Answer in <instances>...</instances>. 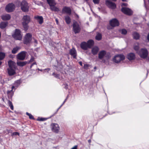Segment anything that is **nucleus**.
I'll use <instances>...</instances> for the list:
<instances>
[{
	"instance_id": "nucleus-57",
	"label": "nucleus",
	"mask_w": 149,
	"mask_h": 149,
	"mask_svg": "<svg viewBox=\"0 0 149 149\" xmlns=\"http://www.w3.org/2000/svg\"><path fill=\"white\" fill-rule=\"evenodd\" d=\"M94 69H95V70L97 69V67H96V66L94 68Z\"/></svg>"
},
{
	"instance_id": "nucleus-3",
	"label": "nucleus",
	"mask_w": 149,
	"mask_h": 149,
	"mask_svg": "<svg viewBox=\"0 0 149 149\" xmlns=\"http://www.w3.org/2000/svg\"><path fill=\"white\" fill-rule=\"evenodd\" d=\"M104 56L107 59H109L111 57L110 53L107 52L104 50L100 51L98 53V58L100 59H102Z\"/></svg>"
},
{
	"instance_id": "nucleus-39",
	"label": "nucleus",
	"mask_w": 149,
	"mask_h": 149,
	"mask_svg": "<svg viewBox=\"0 0 149 149\" xmlns=\"http://www.w3.org/2000/svg\"><path fill=\"white\" fill-rule=\"evenodd\" d=\"M52 75L53 76H54L55 77L57 78L60 79V78L59 77V75L58 74H56L55 73H54L52 74Z\"/></svg>"
},
{
	"instance_id": "nucleus-52",
	"label": "nucleus",
	"mask_w": 149,
	"mask_h": 149,
	"mask_svg": "<svg viewBox=\"0 0 149 149\" xmlns=\"http://www.w3.org/2000/svg\"><path fill=\"white\" fill-rule=\"evenodd\" d=\"M88 142L89 143H90L91 142V139H89L88 140Z\"/></svg>"
},
{
	"instance_id": "nucleus-4",
	"label": "nucleus",
	"mask_w": 149,
	"mask_h": 149,
	"mask_svg": "<svg viewBox=\"0 0 149 149\" xmlns=\"http://www.w3.org/2000/svg\"><path fill=\"white\" fill-rule=\"evenodd\" d=\"M13 37L16 40H21L22 38V36L21 34L20 31L16 29L14 33L12 35Z\"/></svg>"
},
{
	"instance_id": "nucleus-21",
	"label": "nucleus",
	"mask_w": 149,
	"mask_h": 149,
	"mask_svg": "<svg viewBox=\"0 0 149 149\" xmlns=\"http://www.w3.org/2000/svg\"><path fill=\"white\" fill-rule=\"evenodd\" d=\"M35 19L37 20L40 24H42L43 22V18L41 16H36L34 17Z\"/></svg>"
},
{
	"instance_id": "nucleus-27",
	"label": "nucleus",
	"mask_w": 149,
	"mask_h": 149,
	"mask_svg": "<svg viewBox=\"0 0 149 149\" xmlns=\"http://www.w3.org/2000/svg\"><path fill=\"white\" fill-rule=\"evenodd\" d=\"M27 63L26 61H18L17 62V64L19 66L23 67Z\"/></svg>"
},
{
	"instance_id": "nucleus-16",
	"label": "nucleus",
	"mask_w": 149,
	"mask_h": 149,
	"mask_svg": "<svg viewBox=\"0 0 149 149\" xmlns=\"http://www.w3.org/2000/svg\"><path fill=\"white\" fill-rule=\"evenodd\" d=\"M8 68H16V63L14 61L10 60L8 61Z\"/></svg>"
},
{
	"instance_id": "nucleus-32",
	"label": "nucleus",
	"mask_w": 149,
	"mask_h": 149,
	"mask_svg": "<svg viewBox=\"0 0 149 149\" xmlns=\"http://www.w3.org/2000/svg\"><path fill=\"white\" fill-rule=\"evenodd\" d=\"M66 13L70 15L71 13V9L70 7H66Z\"/></svg>"
},
{
	"instance_id": "nucleus-17",
	"label": "nucleus",
	"mask_w": 149,
	"mask_h": 149,
	"mask_svg": "<svg viewBox=\"0 0 149 149\" xmlns=\"http://www.w3.org/2000/svg\"><path fill=\"white\" fill-rule=\"evenodd\" d=\"M16 68H8L7 69L8 72L10 76H12L16 74L15 69Z\"/></svg>"
},
{
	"instance_id": "nucleus-45",
	"label": "nucleus",
	"mask_w": 149,
	"mask_h": 149,
	"mask_svg": "<svg viewBox=\"0 0 149 149\" xmlns=\"http://www.w3.org/2000/svg\"><path fill=\"white\" fill-rule=\"evenodd\" d=\"M13 135H19V133L17 132H14L13 133Z\"/></svg>"
},
{
	"instance_id": "nucleus-15",
	"label": "nucleus",
	"mask_w": 149,
	"mask_h": 149,
	"mask_svg": "<svg viewBox=\"0 0 149 149\" xmlns=\"http://www.w3.org/2000/svg\"><path fill=\"white\" fill-rule=\"evenodd\" d=\"M69 53L74 58H77V52L76 50L74 48H72L70 50Z\"/></svg>"
},
{
	"instance_id": "nucleus-26",
	"label": "nucleus",
	"mask_w": 149,
	"mask_h": 149,
	"mask_svg": "<svg viewBox=\"0 0 149 149\" xmlns=\"http://www.w3.org/2000/svg\"><path fill=\"white\" fill-rule=\"evenodd\" d=\"M8 24V22H2L0 24V28L2 29H4L7 26Z\"/></svg>"
},
{
	"instance_id": "nucleus-35",
	"label": "nucleus",
	"mask_w": 149,
	"mask_h": 149,
	"mask_svg": "<svg viewBox=\"0 0 149 149\" xmlns=\"http://www.w3.org/2000/svg\"><path fill=\"white\" fill-rule=\"evenodd\" d=\"M8 104L9 105V106L10 107V109L12 110H13L14 108H13V106L12 104V102L10 101H8Z\"/></svg>"
},
{
	"instance_id": "nucleus-64",
	"label": "nucleus",
	"mask_w": 149,
	"mask_h": 149,
	"mask_svg": "<svg viewBox=\"0 0 149 149\" xmlns=\"http://www.w3.org/2000/svg\"><path fill=\"white\" fill-rule=\"evenodd\" d=\"M148 2L149 3V0H148Z\"/></svg>"
},
{
	"instance_id": "nucleus-33",
	"label": "nucleus",
	"mask_w": 149,
	"mask_h": 149,
	"mask_svg": "<svg viewBox=\"0 0 149 149\" xmlns=\"http://www.w3.org/2000/svg\"><path fill=\"white\" fill-rule=\"evenodd\" d=\"M71 21L70 17L68 16H66V22L68 24H69Z\"/></svg>"
},
{
	"instance_id": "nucleus-24",
	"label": "nucleus",
	"mask_w": 149,
	"mask_h": 149,
	"mask_svg": "<svg viewBox=\"0 0 149 149\" xmlns=\"http://www.w3.org/2000/svg\"><path fill=\"white\" fill-rule=\"evenodd\" d=\"M47 1L49 6H55L56 4L55 0H47Z\"/></svg>"
},
{
	"instance_id": "nucleus-9",
	"label": "nucleus",
	"mask_w": 149,
	"mask_h": 149,
	"mask_svg": "<svg viewBox=\"0 0 149 149\" xmlns=\"http://www.w3.org/2000/svg\"><path fill=\"white\" fill-rule=\"evenodd\" d=\"M110 25L113 27H115L118 26L119 25V22L118 20L116 18H113L109 21Z\"/></svg>"
},
{
	"instance_id": "nucleus-5",
	"label": "nucleus",
	"mask_w": 149,
	"mask_h": 149,
	"mask_svg": "<svg viewBox=\"0 0 149 149\" xmlns=\"http://www.w3.org/2000/svg\"><path fill=\"white\" fill-rule=\"evenodd\" d=\"M73 29L75 34L79 33L81 30V28L79 24L77 22H74L73 24Z\"/></svg>"
},
{
	"instance_id": "nucleus-18",
	"label": "nucleus",
	"mask_w": 149,
	"mask_h": 149,
	"mask_svg": "<svg viewBox=\"0 0 149 149\" xmlns=\"http://www.w3.org/2000/svg\"><path fill=\"white\" fill-rule=\"evenodd\" d=\"M80 47L82 49L84 50H86L89 48L87 43L85 42H83L81 43Z\"/></svg>"
},
{
	"instance_id": "nucleus-22",
	"label": "nucleus",
	"mask_w": 149,
	"mask_h": 149,
	"mask_svg": "<svg viewBox=\"0 0 149 149\" xmlns=\"http://www.w3.org/2000/svg\"><path fill=\"white\" fill-rule=\"evenodd\" d=\"M11 18L10 15L8 14H6L1 16V18L3 20H9Z\"/></svg>"
},
{
	"instance_id": "nucleus-62",
	"label": "nucleus",
	"mask_w": 149,
	"mask_h": 149,
	"mask_svg": "<svg viewBox=\"0 0 149 149\" xmlns=\"http://www.w3.org/2000/svg\"><path fill=\"white\" fill-rule=\"evenodd\" d=\"M144 4H145V0H144Z\"/></svg>"
},
{
	"instance_id": "nucleus-7",
	"label": "nucleus",
	"mask_w": 149,
	"mask_h": 149,
	"mask_svg": "<svg viewBox=\"0 0 149 149\" xmlns=\"http://www.w3.org/2000/svg\"><path fill=\"white\" fill-rule=\"evenodd\" d=\"M21 8L24 12H28L29 10V6L28 3L25 1H23L21 3Z\"/></svg>"
},
{
	"instance_id": "nucleus-44",
	"label": "nucleus",
	"mask_w": 149,
	"mask_h": 149,
	"mask_svg": "<svg viewBox=\"0 0 149 149\" xmlns=\"http://www.w3.org/2000/svg\"><path fill=\"white\" fill-rule=\"evenodd\" d=\"M127 3H123L122 4L121 6H127Z\"/></svg>"
},
{
	"instance_id": "nucleus-55",
	"label": "nucleus",
	"mask_w": 149,
	"mask_h": 149,
	"mask_svg": "<svg viewBox=\"0 0 149 149\" xmlns=\"http://www.w3.org/2000/svg\"><path fill=\"white\" fill-rule=\"evenodd\" d=\"M59 66H60V68H61V69H62V68H63V66H62V65H60Z\"/></svg>"
},
{
	"instance_id": "nucleus-49",
	"label": "nucleus",
	"mask_w": 149,
	"mask_h": 149,
	"mask_svg": "<svg viewBox=\"0 0 149 149\" xmlns=\"http://www.w3.org/2000/svg\"><path fill=\"white\" fill-rule=\"evenodd\" d=\"M147 39L149 41V33H148L147 36Z\"/></svg>"
},
{
	"instance_id": "nucleus-29",
	"label": "nucleus",
	"mask_w": 149,
	"mask_h": 149,
	"mask_svg": "<svg viewBox=\"0 0 149 149\" xmlns=\"http://www.w3.org/2000/svg\"><path fill=\"white\" fill-rule=\"evenodd\" d=\"M133 38L136 40H138L139 39L140 36L139 34L136 32H134L133 34Z\"/></svg>"
},
{
	"instance_id": "nucleus-40",
	"label": "nucleus",
	"mask_w": 149,
	"mask_h": 149,
	"mask_svg": "<svg viewBox=\"0 0 149 149\" xmlns=\"http://www.w3.org/2000/svg\"><path fill=\"white\" fill-rule=\"evenodd\" d=\"M89 66V65L88 64H85L84 66V68L85 69H87L88 68Z\"/></svg>"
},
{
	"instance_id": "nucleus-23",
	"label": "nucleus",
	"mask_w": 149,
	"mask_h": 149,
	"mask_svg": "<svg viewBox=\"0 0 149 149\" xmlns=\"http://www.w3.org/2000/svg\"><path fill=\"white\" fill-rule=\"evenodd\" d=\"M102 38V34L99 32L97 33V34L95 37V39L96 40L99 41L101 40Z\"/></svg>"
},
{
	"instance_id": "nucleus-8",
	"label": "nucleus",
	"mask_w": 149,
	"mask_h": 149,
	"mask_svg": "<svg viewBox=\"0 0 149 149\" xmlns=\"http://www.w3.org/2000/svg\"><path fill=\"white\" fill-rule=\"evenodd\" d=\"M121 10L123 13L128 15H131L133 14L132 10L128 8L122 7Z\"/></svg>"
},
{
	"instance_id": "nucleus-38",
	"label": "nucleus",
	"mask_w": 149,
	"mask_h": 149,
	"mask_svg": "<svg viewBox=\"0 0 149 149\" xmlns=\"http://www.w3.org/2000/svg\"><path fill=\"white\" fill-rule=\"evenodd\" d=\"M93 2L95 4H98L99 3L100 0H93Z\"/></svg>"
},
{
	"instance_id": "nucleus-56",
	"label": "nucleus",
	"mask_w": 149,
	"mask_h": 149,
	"mask_svg": "<svg viewBox=\"0 0 149 149\" xmlns=\"http://www.w3.org/2000/svg\"><path fill=\"white\" fill-rule=\"evenodd\" d=\"M14 88V86H13L12 87L11 91H12V90H13V88Z\"/></svg>"
},
{
	"instance_id": "nucleus-1",
	"label": "nucleus",
	"mask_w": 149,
	"mask_h": 149,
	"mask_svg": "<svg viewBox=\"0 0 149 149\" xmlns=\"http://www.w3.org/2000/svg\"><path fill=\"white\" fill-rule=\"evenodd\" d=\"M22 25L24 28L26 30H27L28 28V24L30 21V18L29 16L25 15L23 16L22 18Z\"/></svg>"
},
{
	"instance_id": "nucleus-51",
	"label": "nucleus",
	"mask_w": 149,
	"mask_h": 149,
	"mask_svg": "<svg viewBox=\"0 0 149 149\" xmlns=\"http://www.w3.org/2000/svg\"><path fill=\"white\" fill-rule=\"evenodd\" d=\"M55 20L56 22V23L57 24H58V21L57 19H56H56Z\"/></svg>"
},
{
	"instance_id": "nucleus-37",
	"label": "nucleus",
	"mask_w": 149,
	"mask_h": 149,
	"mask_svg": "<svg viewBox=\"0 0 149 149\" xmlns=\"http://www.w3.org/2000/svg\"><path fill=\"white\" fill-rule=\"evenodd\" d=\"M26 114L29 116V118L30 119H33V116L31 114L28 112H26Z\"/></svg>"
},
{
	"instance_id": "nucleus-58",
	"label": "nucleus",
	"mask_w": 149,
	"mask_h": 149,
	"mask_svg": "<svg viewBox=\"0 0 149 149\" xmlns=\"http://www.w3.org/2000/svg\"><path fill=\"white\" fill-rule=\"evenodd\" d=\"M123 1H127V0H122Z\"/></svg>"
},
{
	"instance_id": "nucleus-48",
	"label": "nucleus",
	"mask_w": 149,
	"mask_h": 149,
	"mask_svg": "<svg viewBox=\"0 0 149 149\" xmlns=\"http://www.w3.org/2000/svg\"><path fill=\"white\" fill-rule=\"evenodd\" d=\"M55 67H56V70H61V69H58V68H56V66H54Z\"/></svg>"
},
{
	"instance_id": "nucleus-19",
	"label": "nucleus",
	"mask_w": 149,
	"mask_h": 149,
	"mask_svg": "<svg viewBox=\"0 0 149 149\" xmlns=\"http://www.w3.org/2000/svg\"><path fill=\"white\" fill-rule=\"evenodd\" d=\"M127 58L130 60H133L135 58V55L134 53H130L127 55Z\"/></svg>"
},
{
	"instance_id": "nucleus-61",
	"label": "nucleus",
	"mask_w": 149,
	"mask_h": 149,
	"mask_svg": "<svg viewBox=\"0 0 149 149\" xmlns=\"http://www.w3.org/2000/svg\"><path fill=\"white\" fill-rule=\"evenodd\" d=\"M112 0L113 1H116L117 0Z\"/></svg>"
},
{
	"instance_id": "nucleus-36",
	"label": "nucleus",
	"mask_w": 149,
	"mask_h": 149,
	"mask_svg": "<svg viewBox=\"0 0 149 149\" xmlns=\"http://www.w3.org/2000/svg\"><path fill=\"white\" fill-rule=\"evenodd\" d=\"M127 30L125 29H123L121 30V33L123 35H126L127 33Z\"/></svg>"
},
{
	"instance_id": "nucleus-11",
	"label": "nucleus",
	"mask_w": 149,
	"mask_h": 149,
	"mask_svg": "<svg viewBox=\"0 0 149 149\" xmlns=\"http://www.w3.org/2000/svg\"><path fill=\"white\" fill-rule=\"evenodd\" d=\"M26 53V52L22 51L17 54V58L20 60H23L25 58Z\"/></svg>"
},
{
	"instance_id": "nucleus-46",
	"label": "nucleus",
	"mask_w": 149,
	"mask_h": 149,
	"mask_svg": "<svg viewBox=\"0 0 149 149\" xmlns=\"http://www.w3.org/2000/svg\"><path fill=\"white\" fill-rule=\"evenodd\" d=\"M77 146L76 145L72 147L71 149H77Z\"/></svg>"
},
{
	"instance_id": "nucleus-63",
	"label": "nucleus",
	"mask_w": 149,
	"mask_h": 149,
	"mask_svg": "<svg viewBox=\"0 0 149 149\" xmlns=\"http://www.w3.org/2000/svg\"><path fill=\"white\" fill-rule=\"evenodd\" d=\"M148 59L149 61V57H148Z\"/></svg>"
},
{
	"instance_id": "nucleus-53",
	"label": "nucleus",
	"mask_w": 149,
	"mask_h": 149,
	"mask_svg": "<svg viewBox=\"0 0 149 149\" xmlns=\"http://www.w3.org/2000/svg\"><path fill=\"white\" fill-rule=\"evenodd\" d=\"M34 42L36 43H37V40H34Z\"/></svg>"
},
{
	"instance_id": "nucleus-54",
	"label": "nucleus",
	"mask_w": 149,
	"mask_h": 149,
	"mask_svg": "<svg viewBox=\"0 0 149 149\" xmlns=\"http://www.w3.org/2000/svg\"><path fill=\"white\" fill-rule=\"evenodd\" d=\"M102 61L104 63H105V60H102Z\"/></svg>"
},
{
	"instance_id": "nucleus-47",
	"label": "nucleus",
	"mask_w": 149,
	"mask_h": 149,
	"mask_svg": "<svg viewBox=\"0 0 149 149\" xmlns=\"http://www.w3.org/2000/svg\"><path fill=\"white\" fill-rule=\"evenodd\" d=\"M79 63L81 66H82V63L81 61H79Z\"/></svg>"
},
{
	"instance_id": "nucleus-10",
	"label": "nucleus",
	"mask_w": 149,
	"mask_h": 149,
	"mask_svg": "<svg viewBox=\"0 0 149 149\" xmlns=\"http://www.w3.org/2000/svg\"><path fill=\"white\" fill-rule=\"evenodd\" d=\"M32 37V35L31 33H27L24 37V43L26 44L29 43L31 41Z\"/></svg>"
},
{
	"instance_id": "nucleus-31",
	"label": "nucleus",
	"mask_w": 149,
	"mask_h": 149,
	"mask_svg": "<svg viewBox=\"0 0 149 149\" xmlns=\"http://www.w3.org/2000/svg\"><path fill=\"white\" fill-rule=\"evenodd\" d=\"M20 49V48L19 47H17L14 48L12 51V53L13 54H15Z\"/></svg>"
},
{
	"instance_id": "nucleus-6",
	"label": "nucleus",
	"mask_w": 149,
	"mask_h": 149,
	"mask_svg": "<svg viewBox=\"0 0 149 149\" xmlns=\"http://www.w3.org/2000/svg\"><path fill=\"white\" fill-rule=\"evenodd\" d=\"M125 58L123 55L119 54L115 56L113 58V61L116 63H118L121 61L123 60Z\"/></svg>"
},
{
	"instance_id": "nucleus-2",
	"label": "nucleus",
	"mask_w": 149,
	"mask_h": 149,
	"mask_svg": "<svg viewBox=\"0 0 149 149\" xmlns=\"http://www.w3.org/2000/svg\"><path fill=\"white\" fill-rule=\"evenodd\" d=\"M140 57L142 58L146 59L148 56V52L146 48H142L138 52V53Z\"/></svg>"
},
{
	"instance_id": "nucleus-43",
	"label": "nucleus",
	"mask_w": 149,
	"mask_h": 149,
	"mask_svg": "<svg viewBox=\"0 0 149 149\" xmlns=\"http://www.w3.org/2000/svg\"><path fill=\"white\" fill-rule=\"evenodd\" d=\"M44 120H45L44 118H40L39 119L38 118V120L39 121H44Z\"/></svg>"
},
{
	"instance_id": "nucleus-50",
	"label": "nucleus",
	"mask_w": 149,
	"mask_h": 149,
	"mask_svg": "<svg viewBox=\"0 0 149 149\" xmlns=\"http://www.w3.org/2000/svg\"><path fill=\"white\" fill-rule=\"evenodd\" d=\"M34 64H36V62H35L34 63H33L31 65V67H30V68H31L32 67L33 65Z\"/></svg>"
},
{
	"instance_id": "nucleus-42",
	"label": "nucleus",
	"mask_w": 149,
	"mask_h": 149,
	"mask_svg": "<svg viewBox=\"0 0 149 149\" xmlns=\"http://www.w3.org/2000/svg\"><path fill=\"white\" fill-rule=\"evenodd\" d=\"M34 58L33 57H31V58L29 61V62H33L34 61Z\"/></svg>"
},
{
	"instance_id": "nucleus-20",
	"label": "nucleus",
	"mask_w": 149,
	"mask_h": 149,
	"mask_svg": "<svg viewBox=\"0 0 149 149\" xmlns=\"http://www.w3.org/2000/svg\"><path fill=\"white\" fill-rule=\"evenodd\" d=\"M99 50V48L97 46H95L92 49L91 52L93 55H95L97 54Z\"/></svg>"
},
{
	"instance_id": "nucleus-12",
	"label": "nucleus",
	"mask_w": 149,
	"mask_h": 149,
	"mask_svg": "<svg viewBox=\"0 0 149 149\" xmlns=\"http://www.w3.org/2000/svg\"><path fill=\"white\" fill-rule=\"evenodd\" d=\"M15 8V6L13 4L10 3L6 6L5 9L7 12L9 13L13 11Z\"/></svg>"
},
{
	"instance_id": "nucleus-28",
	"label": "nucleus",
	"mask_w": 149,
	"mask_h": 149,
	"mask_svg": "<svg viewBox=\"0 0 149 149\" xmlns=\"http://www.w3.org/2000/svg\"><path fill=\"white\" fill-rule=\"evenodd\" d=\"M134 49L138 53L139 49V45L138 43H136L134 46Z\"/></svg>"
},
{
	"instance_id": "nucleus-60",
	"label": "nucleus",
	"mask_w": 149,
	"mask_h": 149,
	"mask_svg": "<svg viewBox=\"0 0 149 149\" xmlns=\"http://www.w3.org/2000/svg\"><path fill=\"white\" fill-rule=\"evenodd\" d=\"M147 75H148V70H147Z\"/></svg>"
},
{
	"instance_id": "nucleus-25",
	"label": "nucleus",
	"mask_w": 149,
	"mask_h": 149,
	"mask_svg": "<svg viewBox=\"0 0 149 149\" xmlns=\"http://www.w3.org/2000/svg\"><path fill=\"white\" fill-rule=\"evenodd\" d=\"M89 48H90L94 44V41L92 40H89L86 42Z\"/></svg>"
},
{
	"instance_id": "nucleus-30",
	"label": "nucleus",
	"mask_w": 149,
	"mask_h": 149,
	"mask_svg": "<svg viewBox=\"0 0 149 149\" xmlns=\"http://www.w3.org/2000/svg\"><path fill=\"white\" fill-rule=\"evenodd\" d=\"M51 10L52 11H59L58 8L55 6H50Z\"/></svg>"
},
{
	"instance_id": "nucleus-41",
	"label": "nucleus",
	"mask_w": 149,
	"mask_h": 149,
	"mask_svg": "<svg viewBox=\"0 0 149 149\" xmlns=\"http://www.w3.org/2000/svg\"><path fill=\"white\" fill-rule=\"evenodd\" d=\"M20 81L18 80L15 82V84L17 85H18L20 84Z\"/></svg>"
},
{
	"instance_id": "nucleus-59",
	"label": "nucleus",
	"mask_w": 149,
	"mask_h": 149,
	"mask_svg": "<svg viewBox=\"0 0 149 149\" xmlns=\"http://www.w3.org/2000/svg\"><path fill=\"white\" fill-rule=\"evenodd\" d=\"M2 63V62L1 61H0V66L1 65Z\"/></svg>"
},
{
	"instance_id": "nucleus-14",
	"label": "nucleus",
	"mask_w": 149,
	"mask_h": 149,
	"mask_svg": "<svg viewBox=\"0 0 149 149\" xmlns=\"http://www.w3.org/2000/svg\"><path fill=\"white\" fill-rule=\"evenodd\" d=\"M52 130L55 132H58L59 130V127L58 124L55 123H52L51 125Z\"/></svg>"
},
{
	"instance_id": "nucleus-34",
	"label": "nucleus",
	"mask_w": 149,
	"mask_h": 149,
	"mask_svg": "<svg viewBox=\"0 0 149 149\" xmlns=\"http://www.w3.org/2000/svg\"><path fill=\"white\" fill-rule=\"evenodd\" d=\"M5 56L4 53L1 52L0 53V60H1L4 58Z\"/></svg>"
},
{
	"instance_id": "nucleus-13",
	"label": "nucleus",
	"mask_w": 149,
	"mask_h": 149,
	"mask_svg": "<svg viewBox=\"0 0 149 149\" xmlns=\"http://www.w3.org/2000/svg\"><path fill=\"white\" fill-rule=\"evenodd\" d=\"M106 4L109 8L112 9H114L116 8V4L111 1L107 0Z\"/></svg>"
}]
</instances>
